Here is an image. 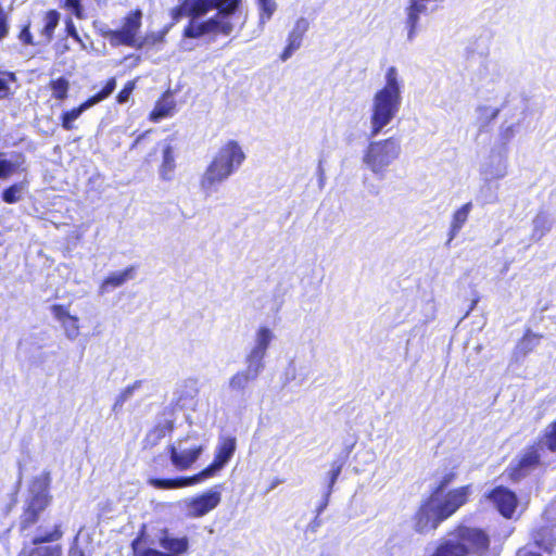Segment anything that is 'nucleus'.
I'll return each mask as SVG.
<instances>
[{
	"instance_id": "1",
	"label": "nucleus",
	"mask_w": 556,
	"mask_h": 556,
	"mask_svg": "<svg viewBox=\"0 0 556 556\" xmlns=\"http://www.w3.org/2000/svg\"><path fill=\"white\" fill-rule=\"evenodd\" d=\"M241 0H182L173 8V24L184 16L189 17L184 28V39H199L208 34L228 36L233 30L232 16L238 12Z\"/></svg>"
},
{
	"instance_id": "2",
	"label": "nucleus",
	"mask_w": 556,
	"mask_h": 556,
	"mask_svg": "<svg viewBox=\"0 0 556 556\" xmlns=\"http://www.w3.org/2000/svg\"><path fill=\"white\" fill-rule=\"evenodd\" d=\"M445 481L429 500L420 506L414 518V529L418 533H427L438 528V526L450 516H452L468 498L469 488L463 486L455 489L441 497Z\"/></svg>"
},
{
	"instance_id": "3",
	"label": "nucleus",
	"mask_w": 556,
	"mask_h": 556,
	"mask_svg": "<svg viewBox=\"0 0 556 556\" xmlns=\"http://www.w3.org/2000/svg\"><path fill=\"white\" fill-rule=\"evenodd\" d=\"M403 81L396 67L390 66L384 75V86L377 90L370 106V137L378 136L397 115L402 105Z\"/></svg>"
},
{
	"instance_id": "4",
	"label": "nucleus",
	"mask_w": 556,
	"mask_h": 556,
	"mask_svg": "<svg viewBox=\"0 0 556 556\" xmlns=\"http://www.w3.org/2000/svg\"><path fill=\"white\" fill-rule=\"evenodd\" d=\"M245 160L241 146L236 140L227 141L216 153L203 173L200 187L211 194L217 190V185L227 180L236 173Z\"/></svg>"
},
{
	"instance_id": "5",
	"label": "nucleus",
	"mask_w": 556,
	"mask_h": 556,
	"mask_svg": "<svg viewBox=\"0 0 556 556\" xmlns=\"http://www.w3.org/2000/svg\"><path fill=\"white\" fill-rule=\"evenodd\" d=\"M489 547V538L480 529L459 527L443 540L430 556H471Z\"/></svg>"
},
{
	"instance_id": "6",
	"label": "nucleus",
	"mask_w": 556,
	"mask_h": 556,
	"mask_svg": "<svg viewBox=\"0 0 556 556\" xmlns=\"http://www.w3.org/2000/svg\"><path fill=\"white\" fill-rule=\"evenodd\" d=\"M402 153L401 140L389 137L383 140L371 141L363 155V163L379 179L386 178L388 167L393 164Z\"/></svg>"
},
{
	"instance_id": "7",
	"label": "nucleus",
	"mask_w": 556,
	"mask_h": 556,
	"mask_svg": "<svg viewBox=\"0 0 556 556\" xmlns=\"http://www.w3.org/2000/svg\"><path fill=\"white\" fill-rule=\"evenodd\" d=\"M274 339L275 334L271 329L266 326L260 327L254 334L252 346L245 356V369L238 372L230 382L256 380L265 367L264 359Z\"/></svg>"
},
{
	"instance_id": "8",
	"label": "nucleus",
	"mask_w": 556,
	"mask_h": 556,
	"mask_svg": "<svg viewBox=\"0 0 556 556\" xmlns=\"http://www.w3.org/2000/svg\"><path fill=\"white\" fill-rule=\"evenodd\" d=\"M51 483L50 472L45 471L35 477L28 488V495L25 500L24 511L21 516V529L26 530L37 522L39 515L49 506L51 495L49 493Z\"/></svg>"
},
{
	"instance_id": "9",
	"label": "nucleus",
	"mask_w": 556,
	"mask_h": 556,
	"mask_svg": "<svg viewBox=\"0 0 556 556\" xmlns=\"http://www.w3.org/2000/svg\"><path fill=\"white\" fill-rule=\"evenodd\" d=\"M143 13L140 9L130 11L123 20L119 29H108V35L111 36V46H127L137 49L139 40L137 35L142 25Z\"/></svg>"
},
{
	"instance_id": "10",
	"label": "nucleus",
	"mask_w": 556,
	"mask_h": 556,
	"mask_svg": "<svg viewBox=\"0 0 556 556\" xmlns=\"http://www.w3.org/2000/svg\"><path fill=\"white\" fill-rule=\"evenodd\" d=\"M224 466L216 459L205 469L192 477H179L174 479L152 478L149 483L155 489H180L193 485L215 476Z\"/></svg>"
},
{
	"instance_id": "11",
	"label": "nucleus",
	"mask_w": 556,
	"mask_h": 556,
	"mask_svg": "<svg viewBox=\"0 0 556 556\" xmlns=\"http://www.w3.org/2000/svg\"><path fill=\"white\" fill-rule=\"evenodd\" d=\"M116 88V80L114 77L110 78L104 87L96 94L88 98L79 106L74 108L70 111L63 112L61 115L62 127L65 130H72L74 128V122L88 109L94 104L109 98Z\"/></svg>"
},
{
	"instance_id": "12",
	"label": "nucleus",
	"mask_w": 556,
	"mask_h": 556,
	"mask_svg": "<svg viewBox=\"0 0 556 556\" xmlns=\"http://www.w3.org/2000/svg\"><path fill=\"white\" fill-rule=\"evenodd\" d=\"M483 181L500 180L508 174V153L492 147L488 159L481 164Z\"/></svg>"
},
{
	"instance_id": "13",
	"label": "nucleus",
	"mask_w": 556,
	"mask_h": 556,
	"mask_svg": "<svg viewBox=\"0 0 556 556\" xmlns=\"http://www.w3.org/2000/svg\"><path fill=\"white\" fill-rule=\"evenodd\" d=\"M220 500L222 494L218 490H210L186 504L187 515L192 518L203 517L217 507Z\"/></svg>"
},
{
	"instance_id": "14",
	"label": "nucleus",
	"mask_w": 556,
	"mask_h": 556,
	"mask_svg": "<svg viewBox=\"0 0 556 556\" xmlns=\"http://www.w3.org/2000/svg\"><path fill=\"white\" fill-rule=\"evenodd\" d=\"M486 497L505 518L513 516L518 503L516 494L502 485L494 488Z\"/></svg>"
},
{
	"instance_id": "15",
	"label": "nucleus",
	"mask_w": 556,
	"mask_h": 556,
	"mask_svg": "<svg viewBox=\"0 0 556 556\" xmlns=\"http://www.w3.org/2000/svg\"><path fill=\"white\" fill-rule=\"evenodd\" d=\"M309 28V22L306 17H299L287 38V46L280 54V60L286 62L302 46L303 37Z\"/></svg>"
},
{
	"instance_id": "16",
	"label": "nucleus",
	"mask_w": 556,
	"mask_h": 556,
	"mask_svg": "<svg viewBox=\"0 0 556 556\" xmlns=\"http://www.w3.org/2000/svg\"><path fill=\"white\" fill-rule=\"evenodd\" d=\"M51 314L61 324L65 337L74 341L79 336V319L77 316L71 315L66 306L53 304Z\"/></svg>"
},
{
	"instance_id": "17",
	"label": "nucleus",
	"mask_w": 556,
	"mask_h": 556,
	"mask_svg": "<svg viewBox=\"0 0 556 556\" xmlns=\"http://www.w3.org/2000/svg\"><path fill=\"white\" fill-rule=\"evenodd\" d=\"M541 339L542 336L527 330L514 349L508 368L514 370L515 366L521 364L526 356L540 344Z\"/></svg>"
},
{
	"instance_id": "18",
	"label": "nucleus",
	"mask_w": 556,
	"mask_h": 556,
	"mask_svg": "<svg viewBox=\"0 0 556 556\" xmlns=\"http://www.w3.org/2000/svg\"><path fill=\"white\" fill-rule=\"evenodd\" d=\"M170 462L173 465L180 469H188L201 455L202 446L182 447L181 442L178 446L172 445L169 448Z\"/></svg>"
},
{
	"instance_id": "19",
	"label": "nucleus",
	"mask_w": 556,
	"mask_h": 556,
	"mask_svg": "<svg viewBox=\"0 0 556 556\" xmlns=\"http://www.w3.org/2000/svg\"><path fill=\"white\" fill-rule=\"evenodd\" d=\"M157 543L160 547L167 551V556H182L189 548L187 536L176 538L167 529L160 532Z\"/></svg>"
},
{
	"instance_id": "20",
	"label": "nucleus",
	"mask_w": 556,
	"mask_h": 556,
	"mask_svg": "<svg viewBox=\"0 0 556 556\" xmlns=\"http://www.w3.org/2000/svg\"><path fill=\"white\" fill-rule=\"evenodd\" d=\"M61 13L56 10L47 11L42 18L41 25L38 29L40 39L37 45H48L53 39V34L60 24Z\"/></svg>"
},
{
	"instance_id": "21",
	"label": "nucleus",
	"mask_w": 556,
	"mask_h": 556,
	"mask_svg": "<svg viewBox=\"0 0 556 556\" xmlns=\"http://www.w3.org/2000/svg\"><path fill=\"white\" fill-rule=\"evenodd\" d=\"M176 169V161L174 147L169 141L165 140L162 148V162L159 167V176L164 181H170L174 178Z\"/></svg>"
},
{
	"instance_id": "22",
	"label": "nucleus",
	"mask_w": 556,
	"mask_h": 556,
	"mask_svg": "<svg viewBox=\"0 0 556 556\" xmlns=\"http://www.w3.org/2000/svg\"><path fill=\"white\" fill-rule=\"evenodd\" d=\"M554 220L547 211L541 210L532 220V241H540L553 228Z\"/></svg>"
},
{
	"instance_id": "23",
	"label": "nucleus",
	"mask_w": 556,
	"mask_h": 556,
	"mask_svg": "<svg viewBox=\"0 0 556 556\" xmlns=\"http://www.w3.org/2000/svg\"><path fill=\"white\" fill-rule=\"evenodd\" d=\"M29 190V181L25 178L21 181L14 182L8 187H5L1 191V199L4 203L14 204L24 199V197L28 193Z\"/></svg>"
},
{
	"instance_id": "24",
	"label": "nucleus",
	"mask_w": 556,
	"mask_h": 556,
	"mask_svg": "<svg viewBox=\"0 0 556 556\" xmlns=\"http://www.w3.org/2000/svg\"><path fill=\"white\" fill-rule=\"evenodd\" d=\"M519 123L504 122L498 128L497 138L493 147L509 153V142L519 131Z\"/></svg>"
},
{
	"instance_id": "25",
	"label": "nucleus",
	"mask_w": 556,
	"mask_h": 556,
	"mask_svg": "<svg viewBox=\"0 0 556 556\" xmlns=\"http://www.w3.org/2000/svg\"><path fill=\"white\" fill-rule=\"evenodd\" d=\"M135 267L129 266L122 271L111 273L100 286V294L108 293L111 288H118L134 277Z\"/></svg>"
},
{
	"instance_id": "26",
	"label": "nucleus",
	"mask_w": 556,
	"mask_h": 556,
	"mask_svg": "<svg viewBox=\"0 0 556 556\" xmlns=\"http://www.w3.org/2000/svg\"><path fill=\"white\" fill-rule=\"evenodd\" d=\"M472 210V203L467 202L464 205H462L454 214L451 222V227L448 231V240L446 244L448 245L451 241L457 236V233L460 231V229L466 224L468 216Z\"/></svg>"
},
{
	"instance_id": "27",
	"label": "nucleus",
	"mask_w": 556,
	"mask_h": 556,
	"mask_svg": "<svg viewBox=\"0 0 556 556\" xmlns=\"http://www.w3.org/2000/svg\"><path fill=\"white\" fill-rule=\"evenodd\" d=\"M533 540L536 546L551 552L556 544V525L541 527L534 531Z\"/></svg>"
},
{
	"instance_id": "28",
	"label": "nucleus",
	"mask_w": 556,
	"mask_h": 556,
	"mask_svg": "<svg viewBox=\"0 0 556 556\" xmlns=\"http://www.w3.org/2000/svg\"><path fill=\"white\" fill-rule=\"evenodd\" d=\"M24 163V157L22 155H16L13 159H8L7 154L0 152V180L9 179L14 173H16L22 164Z\"/></svg>"
},
{
	"instance_id": "29",
	"label": "nucleus",
	"mask_w": 556,
	"mask_h": 556,
	"mask_svg": "<svg viewBox=\"0 0 556 556\" xmlns=\"http://www.w3.org/2000/svg\"><path fill=\"white\" fill-rule=\"evenodd\" d=\"M175 109V101L172 99L169 92H166L161 100L156 102L155 108L150 114L153 122H159L169 116Z\"/></svg>"
},
{
	"instance_id": "30",
	"label": "nucleus",
	"mask_w": 556,
	"mask_h": 556,
	"mask_svg": "<svg viewBox=\"0 0 556 556\" xmlns=\"http://www.w3.org/2000/svg\"><path fill=\"white\" fill-rule=\"evenodd\" d=\"M235 451H236V439L235 438H226L223 440V442L218 446V452L216 454L215 459L217 460V463L225 466L232 457Z\"/></svg>"
},
{
	"instance_id": "31",
	"label": "nucleus",
	"mask_w": 556,
	"mask_h": 556,
	"mask_svg": "<svg viewBox=\"0 0 556 556\" xmlns=\"http://www.w3.org/2000/svg\"><path fill=\"white\" fill-rule=\"evenodd\" d=\"M540 460V456L536 451L532 450L523 454L518 464V475L523 476L533 469Z\"/></svg>"
},
{
	"instance_id": "32",
	"label": "nucleus",
	"mask_w": 556,
	"mask_h": 556,
	"mask_svg": "<svg viewBox=\"0 0 556 556\" xmlns=\"http://www.w3.org/2000/svg\"><path fill=\"white\" fill-rule=\"evenodd\" d=\"M260 10V26H264L274 15L277 10V3L274 0H257Z\"/></svg>"
},
{
	"instance_id": "33",
	"label": "nucleus",
	"mask_w": 556,
	"mask_h": 556,
	"mask_svg": "<svg viewBox=\"0 0 556 556\" xmlns=\"http://www.w3.org/2000/svg\"><path fill=\"white\" fill-rule=\"evenodd\" d=\"M18 556H61L59 546H38L31 549L24 548Z\"/></svg>"
},
{
	"instance_id": "34",
	"label": "nucleus",
	"mask_w": 556,
	"mask_h": 556,
	"mask_svg": "<svg viewBox=\"0 0 556 556\" xmlns=\"http://www.w3.org/2000/svg\"><path fill=\"white\" fill-rule=\"evenodd\" d=\"M62 536V531L59 526H55L52 531L42 532L41 529H38L37 534L31 539V543L34 545H38L46 542L58 541Z\"/></svg>"
},
{
	"instance_id": "35",
	"label": "nucleus",
	"mask_w": 556,
	"mask_h": 556,
	"mask_svg": "<svg viewBox=\"0 0 556 556\" xmlns=\"http://www.w3.org/2000/svg\"><path fill=\"white\" fill-rule=\"evenodd\" d=\"M498 186L492 187L491 181H484L480 189V195L483 204H492L498 201Z\"/></svg>"
},
{
	"instance_id": "36",
	"label": "nucleus",
	"mask_w": 556,
	"mask_h": 556,
	"mask_svg": "<svg viewBox=\"0 0 556 556\" xmlns=\"http://www.w3.org/2000/svg\"><path fill=\"white\" fill-rule=\"evenodd\" d=\"M174 429L173 420L164 419L160 421L149 433V437L154 441L163 439L167 433H170Z\"/></svg>"
},
{
	"instance_id": "37",
	"label": "nucleus",
	"mask_w": 556,
	"mask_h": 556,
	"mask_svg": "<svg viewBox=\"0 0 556 556\" xmlns=\"http://www.w3.org/2000/svg\"><path fill=\"white\" fill-rule=\"evenodd\" d=\"M70 83L64 77H59L51 81L52 94L58 100H64L67 97Z\"/></svg>"
},
{
	"instance_id": "38",
	"label": "nucleus",
	"mask_w": 556,
	"mask_h": 556,
	"mask_svg": "<svg viewBox=\"0 0 556 556\" xmlns=\"http://www.w3.org/2000/svg\"><path fill=\"white\" fill-rule=\"evenodd\" d=\"M167 30L168 29H165V30L159 31V33H151V34L146 35L143 38H141L139 40L137 49H142L144 46H148V45H156L159 42H162L164 40V38H165V35H166Z\"/></svg>"
},
{
	"instance_id": "39",
	"label": "nucleus",
	"mask_w": 556,
	"mask_h": 556,
	"mask_svg": "<svg viewBox=\"0 0 556 556\" xmlns=\"http://www.w3.org/2000/svg\"><path fill=\"white\" fill-rule=\"evenodd\" d=\"M15 80L13 73L0 72V99L8 98L11 93L9 83Z\"/></svg>"
},
{
	"instance_id": "40",
	"label": "nucleus",
	"mask_w": 556,
	"mask_h": 556,
	"mask_svg": "<svg viewBox=\"0 0 556 556\" xmlns=\"http://www.w3.org/2000/svg\"><path fill=\"white\" fill-rule=\"evenodd\" d=\"M63 7L70 10L77 18H84V7L81 0H61Z\"/></svg>"
},
{
	"instance_id": "41",
	"label": "nucleus",
	"mask_w": 556,
	"mask_h": 556,
	"mask_svg": "<svg viewBox=\"0 0 556 556\" xmlns=\"http://www.w3.org/2000/svg\"><path fill=\"white\" fill-rule=\"evenodd\" d=\"M544 444L548 450L556 451V421L546 429Z\"/></svg>"
},
{
	"instance_id": "42",
	"label": "nucleus",
	"mask_w": 556,
	"mask_h": 556,
	"mask_svg": "<svg viewBox=\"0 0 556 556\" xmlns=\"http://www.w3.org/2000/svg\"><path fill=\"white\" fill-rule=\"evenodd\" d=\"M341 469H342V465H336L333 464L332 465V468L331 470L329 471L328 473V484H327V488H326V491L328 494H331L332 493V489H333V485L334 483L337 482L340 473H341Z\"/></svg>"
},
{
	"instance_id": "43",
	"label": "nucleus",
	"mask_w": 556,
	"mask_h": 556,
	"mask_svg": "<svg viewBox=\"0 0 556 556\" xmlns=\"http://www.w3.org/2000/svg\"><path fill=\"white\" fill-rule=\"evenodd\" d=\"M65 30L68 37L73 38L76 42L80 43L83 48H85V43L83 42L76 26L71 17L65 20Z\"/></svg>"
},
{
	"instance_id": "44",
	"label": "nucleus",
	"mask_w": 556,
	"mask_h": 556,
	"mask_svg": "<svg viewBox=\"0 0 556 556\" xmlns=\"http://www.w3.org/2000/svg\"><path fill=\"white\" fill-rule=\"evenodd\" d=\"M134 389H135V386L127 387L124 390V392L118 395V397L116 399V401L113 405L114 412H118L123 407V404L132 395Z\"/></svg>"
},
{
	"instance_id": "45",
	"label": "nucleus",
	"mask_w": 556,
	"mask_h": 556,
	"mask_svg": "<svg viewBox=\"0 0 556 556\" xmlns=\"http://www.w3.org/2000/svg\"><path fill=\"white\" fill-rule=\"evenodd\" d=\"M18 39H20L24 45H30V46L36 45V43L34 42V37H33L31 33H30L29 25H25V26L21 29V31H20V34H18Z\"/></svg>"
},
{
	"instance_id": "46",
	"label": "nucleus",
	"mask_w": 556,
	"mask_h": 556,
	"mask_svg": "<svg viewBox=\"0 0 556 556\" xmlns=\"http://www.w3.org/2000/svg\"><path fill=\"white\" fill-rule=\"evenodd\" d=\"M134 89V83H128L123 90L119 91L117 94V101L119 103H125L128 101L129 94L131 93Z\"/></svg>"
},
{
	"instance_id": "47",
	"label": "nucleus",
	"mask_w": 556,
	"mask_h": 556,
	"mask_svg": "<svg viewBox=\"0 0 556 556\" xmlns=\"http://www.w3.org/2000/svg\"><path fill=\"white\" fill-rule=\"evenodd\" d=\"M68 556H86L83 548L78 545V535L75 536L74 542L68 551Z\"/></svg>"
},
{
	"instance_id": "48",
	"label": "nucleus",
	"mask_w": 556,
	"mask_h": 556,
	"mask_svg": "<svg viewBox=\"0 0 556 556\" xmlns=\"http://www.w3.org/2000/svg\"><path fill=\"white\" fill-rule=\"evenodd\" d=\"M479 110L485 114L489 121L495 119L500 113V109L491 106H480Z\"/></svg>"
},
{
	"instance_id": "49",
	"label": "nucleus",
	"mask_w": 556,
	"mask_h": 556,
	"mask_svg": "<svg viewBox=\"0 0 556 556\" xmlns=\"http://www.w3.org/2000/svg\"><path fill=\"white\" fill-rule=\"evenodd\" d=\"M317 176H318V187H319V189H323L325 186V181H326V175H325V170L323 168L321 161H319L318 166H317Z\"/></svg>"
},
{
	"instance_id": "50",
	"label": "nucleus",
	"mask_w": 556,
	"mask_h": 556,
	"mask_svg": "<svg viewBox=\"0 0 556 556\" xmlns=\"http://www.w3.org/2000/svg\"><path fill=\"white\" fill-rule=\"evenodd\" d=\"M330 495L331 494H328L327 491H325L323 500H321L320 504L318 505V507L316 508L317 515H320L327 508Z\"/></svg>"
},
{
	"instance_id": "51",
	"label": "nucleus",
	"mask_w": 556,
	"mask_h": 556,
	"mask_svg": "<svg viewBox=\"0 0 556 556\" xmlns=\"http://www.w3.org/2000/svg\"><path fill=\"white\" fill-rule=\"evenodd\" d=\"M516 556H542L540 553L533 552L527 547H522L517 552Z\"/></svg>"
},
{
	"instance_id": "52",
	"label": "nucleus",
	"mask_w": 556,
	"mask_h": 556,
	"mask_svg": "<svg viewBox=\"0 0 556 556\" xmlns=\"http://www.w3.org/2000/svg\"><path fill=\"white\" fill-rule=\"evenodd\" d=\"M319 516L320 515L316 514V517L314 518V520L308 526V529L312 530L313 532H315L320 527V525H321V520L319 519Z\"/></svg>"
},
{
	"instance_id": "53",
	"label": "nucleus",
	"mask_w": 556,
	"mask_h": 556,
	"mask_svg": "<svg viewBox=\"0 0 556 556\" xmlns=\"http://www.w3.org/2000/svg\"><path fill=\"white\" fill-rule=\"evenodd\" d=\"M108 29H109L108 27L102 28L101 29V35L111 42L112 38H111V36L108 35Z\"/></svg>"
}]
</instances>
